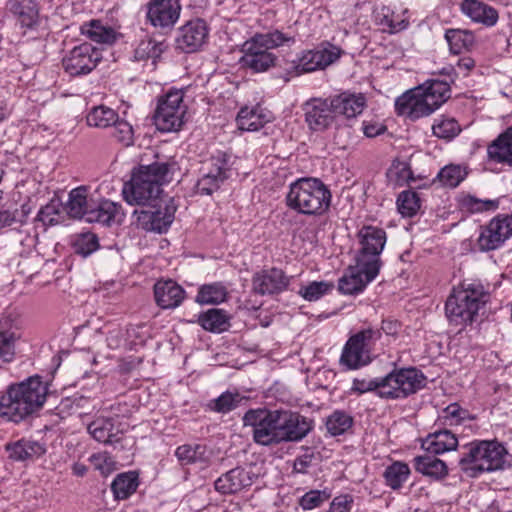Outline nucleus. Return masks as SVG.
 Returning <instances> with one entry per match:
<instances>
[{
    "instance_id": "f8f14e48",
    "label": "nucleus",
    "mask_w": 512,
    "mask_h": 512,
    "mask_svg": "<svg viewBox=\"0 0 512 512\" xmlns=\"http://www.w3.org/2000/svg\"><path fill=\"white\" fill-rule=\"evenodd\" d=\"M181 90H170L158 101L154 123L159 131L172 132L180 129L184 123L186 106Z\"/></svg>"
},
{
    "instance_id": "72a5a7b5",
    "label": "nucleus",
    "mask_w": 512,
    "mask_h": 512,
    "mask_svg": "<svg viewBox=\"0 0 512 512\" xmlns=\"http://www.w3.org/2000/svg\"><path fill=\"white\" fill-rule=\"evenodd\" d=\"M414 465L417 472L436 480L448 475L446 463L433 455L417 456Z\"/></svg>"
},
{
    "instance_id": "9d476101",
    "label": "nucleus",
    "mask_w": 512,
    "mask_h": 512,
    "mask_svg": "<svg viewBox=\"0 0 512 512\" xmlns=\"http://www.w3.org/2000/svg\"><path fill=\"white\" fill-rule=\"evenodd\" d=\"M424 376L414 368L394 370L382 377L380 397L401 399L414 394L424 386Z\"/></svg>"
},
{
    "instance_id": "a878e982",
    "label": "nucleus",
    "mask_w": 512,
    "mask_h": 512,
    "mask_svg": "<svg viewBox=\"0 0 512 512\" xmlns=\"http://www.w3.org/2000/svg\"><path fill=\"white\" fill-rule=\"evenodd\" d=\"M252 485L250 473L243 468H234L215 481V489L223 494L237 493Z\"/></svg>"
},
{
    "instance_id": "f704fd0d",
    "label": "nucleus",
    "mask_w": 512,
    "mask_h": 512,
    "mask_svg": "<svg viewBox=\"0 0 512 512\" xmlns=\"http://www.w3.org/2000/svg\"><path fill=\"white\" fill-rule=\"evenodd\" d=\"M175 456L182 465L200 464L205 466L209 461L206 446L201 444H184L175 451Z\"/></svg>"
},
{
    "instance_id": "2eb2a0df",
    "label": "nucleus",
    "mask_w": 512,
    "mask_h": 512,
    "mask_svg": "<svg viewBox=\"0 0 512 512\" xmlns=\"http://www.w3.org/2000/svg\"><path fill=\"white\" fill-rule=\"evenodd\" d=\"M100 60V51L89 43H83L63 59V67L71 76H79L90 73Z\"/></svg>"
},
{
    "instance_id": "09e8293b",
    "label": "nucleus",
    "mask_w": 512,
    "mask_h": 512,
    "mask_svg": "<svg viewBox=\"0 0 512 512\" xmlns=\"http://www.w3.org/2000/svg\"><path fill=\"white\" fill-rule=\"evenodd\" d=\"M333 289V284L327 281H313L309 284L302 286L299 294L307 301H317L324 295L330 293Z\"/></svg>"
},
{
    "instance_id": "cd10ccee",
    "label": "nucleus",
    "mask_w": 512,
    "mask_h": 512,
    "mask_svg": "<svg viewBox=\"0 0 512 512\" xmlns=\"http://www.w3.org/2000/svg\"><path fill=\"white\" fill-rule=\"evenodd\" d=\"M272 115L260 106L242 108L236 118L237 126L242 131H257L270 122Z\"/></svg>"
},
{
    "instance_id": "37998d69",
    "label": "nucleus",
    "mask_w": 512,
    "mask_h": 512,
    "mask_svg": "<svg viewBox=\"0 0 512 512\" xmlns=\"http://www.w3.org/2000/svg\"><path fill=\"white\" fill-rule=\"evenodd\" d=\"M394 16L395 12L384 6L376 12L375 19L377 24L389 33H398L405 30L409 25L408 17H402L399 21H394Z\"/></svg>"
},
{
    "instance_id": "4c0bfd02",
    "label": "nucleus",
    "mask_w": 512,
    "mask_h": 512,
    "mask_svg": "<svg viewBox=\"0 0 512 512\" xmlns=\"http://www.w3.org/2000/svg\"><path fill=\"white\" fill-rule=\"evenodd\" d=\"M138 487V477L133 472L119 474L111 484L114 497L118 500L127 499Z\"/></svg>"
},
{
    "instance_id": "39448f33",
    "label": "nucleus",
    "mask_w": 512,
    "mask_h": 512,
    "mask_svg": "<svg viewBox=\"0 0 512 512\" xmlns=\"http://www.w3.org/2000/svg\"><path fill=\"white\" fill-rule=\"evenodd\" d=\"M331 201L332 194L328 186L313 177H304L292 182L286 195V204L290 209L309 216L325 214L330 208Z\"/></svg>"
},
{
    "instance_id": "5701e85b",
    "label": "nucleus",
    "mask_w": 512,
    "mask_h": 512,
    "mask_svg": "<svg viewBox=\"0 0 512 512\" xmlns=\"http://www.w3.org/2000/svg\"><path fill=\"white\" fill-rule=\"evenodd\" d=\"M460 10L471 21L486 27L494 26L499 17L495 8L479 0H462Z\"/></svg>"
},
{
    "instance_id": "bb28decb",
    "label": "nucleus",
    "mask_w": 512,
    "mask_h": 512,
    "mask_svg": "<svg viewBox=\"0 0 512 512\" xmlns=\"http://www.w3.org/2000/svg\"><path fill=\"white\" fill-rule=\"evenodd\" d=\"M487 156L491 162L512 166V126L487 146Z\"/></svg>"
},
{
    "instance_id": "49530a36",
    "label": "nucleus",
    "mask_w": 512,
    "mask_h": 512,
    "mask_svg": "<svg viewBox=\"0 0 512 512\" xmlns=\"http://www.w3.org/2000/svg\"><path fill=\"white\" fill-rule=\"evenodd\" d=\"M432 130L436 137L450 140L459 134L461 128L454 118L441 116L435 119Z\"/></svg>"
},
{
    "instance_id": "393cba45",
    "label": "nucleus",
    "mask_w": 512,
    "mask_h": 512,
    "mask_svg": "<svg viewBox=\"0 0 512 512\" xmlns=\"http://www.w3.org/2000/svg\"><path fill=\"white\" fill-rule=\"evenodd\" d=\"M331 100L336 115L347 119L355 118L361 114L366 106V98L361 93L343 92L331 97Z\"/></svg>"
},
{
    "instance_id": "a19ab883",
    "label": "nucleus",
    "mask_w": 512,
    "mask_h": 512,
    "mask_svg": "<svg viewBox=\"0 0 512 512\" xmlns=\"http://www.w3.org/2000/svg\"><path fill=\"white\" fill-rule=\"evenodd\" d=\"M467 167L460 164H448L437 174L438 181L445 187L456 188L467 177Z\"/></svg>"
},
{
    "instance_id": "6e6552de",
    "label": "nucleus",
    "mask_w": 512,
    "mask_h": 512,
    "mask_svg": "<svg viewBox=\"0 0 512 512\" xmlns=\"http://www.w3.org/2000/svg\"><path fill=\"white\" fill-rule=\"evenodd\" d=\"M486 300L487 295L480 284L473 283L454 289L445 304L446 316L450 323L465 326L472 323Z\"/></svg>"
},
{
    "instance_id": "c85d7f7f",
    "label": "nucleus",
    "mask_w": 512,
    "mask_h": 512,
    "mask_svg": "<svg viewBox=\"0 0 512 512\" xmlns=\"http://www.w3.org/2000/svg\"><path fill=\"white\" fill-rule=\"evenodd\" d=\"M457 447L456 435L447 429L429 434L422 442V448L434 455L453 451Z\"/></svg>"
},
{
    "instance_id": "7ed1b4c3",
    "label": "nucleus",
    "mask_w": 512,
    "mask_h": 512,
    "mask_svg": "<svg viewBox=\"0 0 512 512\" xmlns=\"http://www.w3.org/2000/svg\"><path fill=\"white\" fill-rule=\"evenodd\" d=\"M48 387L39 376L12 385L0 399V415L18 422L43 406Z\"/></svg>"
},
{
    "instance_id": "58836bf2",
    "label": "nucleus",
    "mask_w": 512,
    "mask_h": 512,
    "mask_svg": "<svg viewBox=\"0 0 512 512\" xmlns=\"http://www.w3.org/2000/svg\"><path fill=\"white\" fill-rule=\"evenodd\" d=\"M228 292L222 283H211L199 288L196 301L200 304L217 305L224 302Z\"/></svg>"
},
{
    "instance_id": "7c9ffc66",
    "label": "nucleus",
    "mask_w": 512,
    "mask_h": 512,
    "mask_svg": "<svg viewBox=\"0 0 512 512\" xmlns=\"http://www.w3.org/2000/svg\"><path fill=\"white\" fill-rule=\"evenodd\" d=\"M8 7L22 27L31 29L38 25L39 12L34 0H10Z\"/></svg>"
},
{
    "instance_id": "2f4dec72",
    "label": "nucleus",
    "mask_w": 512,
    "mask_h": 512,
    "mask_svg": "<svg viewBox=\"0 0 512 512\" xmlns=\"http://www.w3.org/2000/svg\"><path fill=\"white\" fill-rule=\"evenodd\" d=\"M115 421L114 418L98 417L88 425V432L98 442L113 443L118 441L121 430L115 425Z\"/></svg>"
},
{
    "instance_id": "3c124183",
    "label": "nucleus",
    "mask_w": 512,
    "mask_h": 512,
    "mask_svg": "<svg viewBox=\"0 0 512 512\" xmlns=\"http://www.w3.org/2000/svg\"><path fill=\"white\" fill-rule=\"evenodd\" d=\"M17 336L14 332L0 329V360L6 363L15 357V343Z\"/></svg>"
},
{
    "instance_id": "4be33fe9",
    "label": "nucleus",
    "mask_w": 512,
    "mask_h": 512,
    "mask_svg": "<svg viewBox=\"0 0 512 512\" xmlns=\"http://www.w3.org/2000/svg\"><path fill=\"white\" fill-rule=\"evenodd\" d=\"M124 217L125 214L120 204L107 199L94 200L91 209L87 213L86 222L109 226L113 223H121Z\"/></svg>"
},
{
    "instance_id": "f257e3e1",
    "label": "nucleus",
    "mask_w": 512,
    "mask_h": 512,
    "mask_svg": "<svg viewBox=\"0 0 512 512\" xmlns=\"http://www.w3.org/2000/svg\"><path fill=\"white\" fill-rule=\"evenodd\" d=\"M242 420L245 427L251 428L253 441L266 447L301 441L313 428L309 418L283 409H250Z\"/></svg>"
},
{
    "instance_id": "c756f323",
    "label": "nucleus",
    "mask_w": 512,
    "mask_h": 512,
    "mask_svg": "<svg viewBox=\"0 0 512 512\" xmlns=\"http://www.w3.org/2000/svg\"><path fill=\"white\" fill-rule=\"evenodd\" d=\"M93 201L89 198L86 187H77L70 191L65 210L70 217L87 221V213Z\"/></svg>"
},
{
    "instance_id": "f3484780",
    "label": "nucleus",
    "mask_w": 512,
    "mask_h": 512,
    "mask_svg": "<svg viewBox=\"0 0 512 512\" xmlns=\"http://www.w3.org/2000/svg\"><path fill=\"white\" fill-rule=\"evenodd\" d=\"M303 110L306 123L314 131L327 129L337 117L331 97L310 99L304 104Z\"/></svg>"
},
{
    "instance_id": "5fc2aeb1",
    "label": "nucleus",
    "mask_w": 512,
    "mask_h": 512,
    "mask_svg": "<svg viewBox=\"0 0 512 512\" xmlns=\"http://www.w3.org/2000/svg\"><path fill=\"white\" fill-rule=\"evenodd\" d=\"M163 52V44L161 42H157L154 39H145L142 40L137 49H136V56L139 59L144 58H158L161 53Z\"/></svg>"
},
{
    "instance_id": "6e6d98bb",
    "label": "nucleus",
    "mask_w": 512,
    "mask_h": 512,
    "mask_svg": "<svg viewBox=\"0 0 512 512\" xmlns=\"http://www.w3.org/2000/svg\"><path fill=\"white\" fill-rule=\"evenodd\" d=\"M220 174L213 175L211 172H203L202 176L197 182V190L200 194L210 195L224 182L221 180Z\"/></svg>"
},
{
    "instance_id": "423d86ee",
    "label": "nucleus",
    "mask_w": 512,
    "mask_h": 512,
    "mask_svg": "<svg viewBox=\"0 0 512 512\" xmlns=\"http://www.w3.org/2000/svg\"><path fill=\"white\" fill-rule=\"evenodd\" d=\"M294 41L293 34L280 30L255 34L243 44L241 63L255 72H264L274 66L276 61V56L270 50L280 46H289Z\"/></svg>"
},
{
    "instance_id": "603ef678",
    "label": "nucleus",
    "mask_w": 512,
    "mask_h": 512,
    "mask_svg": "<svg viewBox=\"0 0 512 512\" xmlns=\"http://www.w3.org/2000/svg\"><path fill=\"white\" fill-rule=\"evenodd\" d=\"M203 172H211L213 175L218 174L221 176V180L227 179V171H228V157L223 152H218L216 155H213L208 161H206L202 168Z\"/></svg>"
},
{
    "instance_id": "f03ea898",
    "label": "nucleus",
    "mask_w": 512,
    "mask_h": 512,
    "mask_svg": "<svg viewBox=\"0 0 512 512\" xmlns=\"http://www.w3.org/2000/svg\"><path fill=\"white\" fill-rule=\"evenodd\" d=\"M176 170L175 163L155 162L142 165L132 174L131 180L125 183L122 194L130 205H148L159 200L161 186L171 181Z\"/></svg>"
},
{
    "instance_id": "b1692460",
    "label": "nucleus",
    "mask_w": 512,
    "mask_h": 512,
    "mask_svg": "<svg viewBox=\"0 0 512 512\" xmlns=\"http://www.w3.org/2000/svg\"><path fill=\"white\" fill-rule=\"evenodd\" d=\"M154 296L161 308L174 309L184 300L185 291L173 280L158 281L154 285Z\"/></svg>"
},
{
    "instance_id": "20e7f679",
    "label": "nucleus",
    "mask_w": 512,
    "mask_h": 512,
    "mask_svg": "<svg viewBox=\"0 0 512 512\" xmlns=\"http://www.w3.org/2000/svg\"><path fill=\"white\" fill-rule=\"evenodd\" d=\"M449 97L448 82L432 79L398 97L395 109L398 115L416 120L433 113Z\"/></svg>"
},
{
    "instance_id": "c03bdc74",
    "label": "nucleus",
    "mask_w": 512,
    "mask_h": 512,
    "mask_svg": "<svg viewBox=\"0 0 512 512\" xmlns=\"http://www.w3.org/2000/svg\"><path fill=\"white\" fill-rule=\"evenodd\" d=\"M445 39L454 54H459L463 49H469L474 44V35L467 30L449 29L445 33Z\"/></svg>"
},
{
    "instance_id": "dca6fc26",
    "label": "nucleus",
    "mask_w": 512,
    "mask_h": 512,
    "mask_svg": "<svg viewBox=\"0 0 512 512\" xmlns=\"http://www.w3.org/2000/svg\"><path fill=\"white\" fill-rule=\"evenodd\" d=\"M179 0H151L146 6V19L157 29H171L179 20Z\"/></svg>"
},
{
    "instance_id": "473e14b6",
    "label": "nucleus",
    "mask_w": 512,
    "mask_h": 512,
    "mask_svg": "<svg viewBox=\"0 0 512 512\" xmlns=\"http://www.w3.org/2000/svg\"><path fill=\"white\" fill-rule=\"evenodd\" d=\"M6 449L9 457L16 461L34 460L46 452L44 445L40 442L26 439L8 444Z\"/></svg>"
},
{
    "instance_id": "e433bc0d",
    "label": "nucleus",
    "mask_w": 512,
    "mask_h": 512,
    "mask_svg": "<svg viewBox=\"0 0 512 512\" xmlns=\"http://www.w3.org/2000/svg\"><path fill=\"white\" fill-rule=\"evenodd\" d=\"M409 466L401 461H395L384 470L385 484L392 490L400 489L410 476Z\"/></svg>"
},
{
    "instance_id": "680f3d73",
    "label": "nucleus",
    "mask_w": 512,
    "mask_h": 512,
    "mask_svg": "<svg viewBox=\"0 0 512 512\" xmlns=\"http://www.w3.org/2000/svg\"><path fill=\"white\" fill-rule=\"evenodd\" d=\"M468 417V412L462 409L457 403L448 405L444 410V418L450 425H458Z\"/></svg>"
},
{
    "instance_id": "aec40b11",
    "label": "nucleus",
    "mask_w": 512,
    "mask_h": 512,
    "mask_svg": "<svg viewBox=\"0 0 512 512\" xmlns=\"http://www.w3.org/2000/svg\"><path fill=\"white\" fill-rule=\"evenodd\" d=\"M341 55V50L333 45L304 52L298 59L296 68L300 73L324 69L334 63Z\"/></svg>"
},
{
    "instance_id": "8fccbe9b",
    "label": "nucleus",
    "mask_w": 512,
    "mask_h": 512,
    "mask_svg": "<svg viewBox=\"0 0 512 512\" xmlns=\"http://www.w3.org/2000/svg\"><path fill=\"white\" fill-rule=\"evenodd\" d=\"M331 496L332 492L328 488L323 490H310L300 498L299 505L304 510H312L320 507L328 501Z\"/></svg>"
},
{
    "instance_id": "4d7b16f0",
    "label": "nucleus",
    "mask_w": 512,
    "mask_h": 512,
    "mask_svg": "<svg viewBox=\"0 0 512 512\" xmlns=\"http://www.w3.org/2000/svg\"><path fill=\"white\" fill-rule=\"evenodd\" d=\"M461 207L471 213L495 209L496 204L491 200H480L474 196L466 195L461 199Z\"/></svg>"
},
{
    "instance_id": "de8ad7c7",
    "label": "nucleus",
    "mask_w": 512,
    "mask_h": 512,
    "mask_svg": "<svg viewBox=\"0 0 512 512\" xmlns=\"http://www.w3.org/2000/svg\"><path fill=\"white\" fill-rule=\"evenodd\" d=\"M397 208L404 217L414 216L420 209V199L414 191H403L397 198Z\"/></svg>"
},
{
    "instance_id": "774afa93",
    "label": "nucleus",
    "mask_w": 512,
    "mask_h": 512,
    "mask_svg": "<svg viewBox=\"0 0 512 512\" xmlns=\"http://www.w3.org/2000/svg\"><path fill=\"white\" fill-rule=\"evenodd\" d=\"M125 344V334L121 328H115L109 331L107 336V345L111 349H119Z\"/></svg>"
},
{
    "instance_id": "0e129e2a",
    "label": "nucleus",
    "mask_w": 512,
    "mask_h": 512,
    "mask_svg": "<svg viewBox=\"0 0 512 512\" xmlns=\"http://www.w3.org/2000/svg\"><path fill=\"white\" fill-rule=\"evenodd\" d=\"M354 504V498L350 494L336 496L330 504V512H350Z\"/></svg>"
},
{
    "instance_id": "412c9836",
    "label": "nucleus",
    "mask_w": 512,
    "mask_h": 512,
    "mask_svg": "<svg viewBox=\"0 0 512 512\" xmlns=\"http://www.w3.org/2000/svg\"><path fill=\"white\" fill-rule=\"evenodd\" d=\"M290 278L278 268L262 270L254 274L252 288L260 295L277 294L287 289Z\"/></svg>"
},
{
    "instance_id": "1a4fd4ad",
    "label": "nucleus",
    "mask_w": 512,
    "mask_h": 512,
    "mask_svg": "<svg viewBox=\"0 0 512 512\" xmlns=\"http://www.w3.org/2000/svg\"><path fill=\"white\" fill-rule=\"evenodd\" d=\"M381 338V330L366 328L352 335L346 342L340 358L349 369L368 365L375 358V345Z\"/></svg>"
},
{
    "instance_id": "bf43d9fd",
    "label": "nucleus",
    "mask_w": 512,
    "mask_h": 512,
    "mask_svg": "<svg viewBox=\"0 0 512 512\" xmlns=\"http://www.w3.org/2000/svg\"><path fill=\"white\" fill-rule=\"evenodd\" d=\"M98 247V240L93 233L81 234L75 242V249L78 253L87 256Z\"/></svg>"
},
{
    "instance_id": "13d9d810",
    "label": "nucleus",
    "mask_w": 512,
    "mask_h": 512,
    "mask_svg": "<svg viewBox=\"0 0 512 512\" xmlns=\"http://www.w3.org/2000/svg\"><path fill=\"white\" fill-rule=\"evenodd\" d=\"M381 383L382 377L354 379L351 389L352 391L358 392L360 394L375 391L376 394L380 397V386H382Z\"/></svg>"
},
{
    "instance_id": "a211bd4d",
    "label": "nucleus",
    "mask_w": 512,
    "mask_h": 512,
    "mask_svg": "<svg viewBox=\"0 0 512 512\" xmlns=\"http://www.w3.org/2000/svg\"><path fill=\"white\" fill-rule=\"evenodd\" d=\"M378 273L379 270L366 265V263L361 264L359 259L356 258L355 266L350 267L339 279L338 289L342 294H358L376 278Z\"/></svg>"
},
{
    "instance_id": "ea45409f",
    "label": "nucleus",
    "mask_w": 512,
    "mask_h": 512,
    "mask_svg": "<svg viewBox=\"0 0 512 512\" xmlns=\"http://www.w3.org/2000/svg\"><path fill=\"white\" fill-rule=\"evenodd\" d=\"M198 322L203 329L220 333L228 327V316L221 309H210L199 316Z\"/></svg>"
},
{
    "instance_id": "4468645a",
    "label": "nucleus",
    "mask_w": 512,
    "mask_h": 512,
    "mask_svg": "<svg viewBox=\"0 0 512 512\" xmlns=\"http://www.w3.org/2000/svg\"><path fill=\"white\" fill-rule=\"evenodd\" d=\"M512 236V213L496 216L480 228L477 247L482 252L493 251L503 246Z\"/></svg>"
},
{
    "instance_id": "ddd939ff",
    "label": "nucleus",
    "mask_w": 512,
    "mask_h": 512,
    "mask_svg": "<svg viewBox=\"0 0 512 512\" xmlns=\"http://www.w3.org/2000/svg\"><path fill=\"white\" fill-rule=\"evenodd\" d=\"M360 250L357 259L361 264L380 270V254L386 243V232L376 226H363L358 232Z\"/></svg>"
},
{
    "instance_id": "e2e57ef3",
    "label": "nucleus",
    "mask_w": 512,
    "mask_h": 512,
    "mask_svg": "<svg viewBox=\"0 0 512 512\" xmlns=\"http://www.w3.org/2000/svg\"><path fill=\"white\" fill-rule=\"evenodd\" d=\"M388 177L393 180L395 178L396 185H403L411 177V171L405 163L393 165L388 171Z\"/></svg>"
},
{
    "instance_id": "79ce46f5",
    "label": "nucleus",
    "mask_w": 512,
    "mask_h": 512,
    "mask_svg": "<svg viewBox=\"0 0 512 512\" xmlns=\"http://www.w3.org/2000/svg\"><path fill=\"white\" fill-rule=\"evenodd\" d=\"M86 120L89 126L107 128L117 122L118 114L113 109L100 105L91 109Z\"/></svg>"
},
{
    "instance_id": "c9c22d12",
    "label": "nucleus",
    "mask_w": 512,
    "mask_h": 512,
    "mask_svg": "<svg viewBox=\"0 0 512 512\" xmlns=\"http://www.w3.org/2000/svg\"><path fill=\"white\" fill-rule=\"evenodd\" d=\"M83 35L97 43L110 44L115 40V31L103 25L99 20H91L80 27Z\"/></svg>"
},
{
    "instance_id": "a18cd8bd",
    "label": "nucleus",
    "mask_w": 512,
    "mask_h": 512,
    "mask_svg": "<svg viewBox=\"0 0 512 512\" xmlns=\"http://www.w3.org/2000/svg\"><path fill=\"white\" fill-rule=\"evenodd\" d=\"M327 431L332 436H338L344 434L353 425L352 416L342 410H335L326 419Z\"/></svg>"
},
{
    "instance_id": "69168bd1",
    "label": "nucleus",
    "mask_w": 512,
    "mask_h": 512,
    "mask_svg": "<svg viewBox=\"0 0 512 512\" xmlns=\"http://www.w3.org/2000/svg\"><path fill=\"white\" fill-rule=\"evenodd\" d=\"M90 463L95 469L99 470L102 474H107L111 470L112 460L107 453H96L89 457Z\"/></svg>"
},
{
    "instance_id": "9b49d317",
    "label": "nucleus",
    "mask_w": 512,
    "mask_h": 512,
    "mask_svg": "<svg viewBox=\"0 0 512 512\" xmlns=\"http://www.w3.org/2000/svg\"><path fill=\"white\" fill-rule=\"evenodd\" d=\"M148 209L135 210V225L147 232L163 233L174 221L176 205L172 198L148 204Z\"/></svg>"
},
{
    "instance_id": "0eeeda50",
    "label": "nucleus",
    "mask_w": 512,
    "mask_h": 512,
    "mask_svg": "<svg viewBox=\"0 0 512 512\" xmlns=\"http://www.w3.org/2000/svg\"><path fill=\"white\" fill-rule=\"evenodd\" d=\"M466 449L467 452L459 460V466L468 477L475 478L483 472L503 467L506 449L496 441L472 442Z\"/></svg>"
},
{
    "instance_id": "338daca9",
    "label": "nucleus",
    "mask_w": 512,
    "mask_h": 512,
    "mask_svg": "<svg viewBox=\"0 0 512 512\" xmlns=\"http://www.w3.org/2000/svg\"><path fill=\"white\" fill-rule=\"evenodd\" d=\"M362 130L366 137L373 138L386 131L385 125L378 121H363Z\"/></svg>"
},
{
    "instance_id": "052dcab7",
    "label": "nucleus",
    "mask_w": 512,
    "mask_h": 512,
    "mask_svg": "<svg viewBox=\"0 0 512 512\" xmlns=\"http://www.w3.org/2000/svg\"><path fill=\"white\" fill-rule=\"evenodd\" d=\"M114 125V138L123 143L125 146H129L133 143V129L132 126L123 120H117Z\"/></svg>"
},
{
    "instance_id": "6ab92c4d",
    "label": "nucleus",
    "mask_w": 512,
    "mask_h": 512,
    "mask_svg": "<svg viewBox=\"0 0 512 512\" xmlns=\"http://www.w3.org/2000/svg\"><path fill=\"white\" fill-rule=\"evenodd\" d=\"M208 34L209 29L205 21L191 20L178 29L176 46L185 53L196 52L207 41Z\"/></svg>"
},
{
    "instance_id": "864d4df0",
    "label": "nucleus",
    "mask_w": 512,
    "mask_h": 512,
    "mask_svg": "<svg viewBox=\"0 0 512 512\" xmlns=\"http://www.w3.org/2000/svg\"><path fill=\"white\" fill-rule=\"evenodd\" d=\"M239 395L230 392L221 394L218 398L212 401L210 407L218 413H228L234 410L239 404Z\"/></svg>"
}]
</instances>
